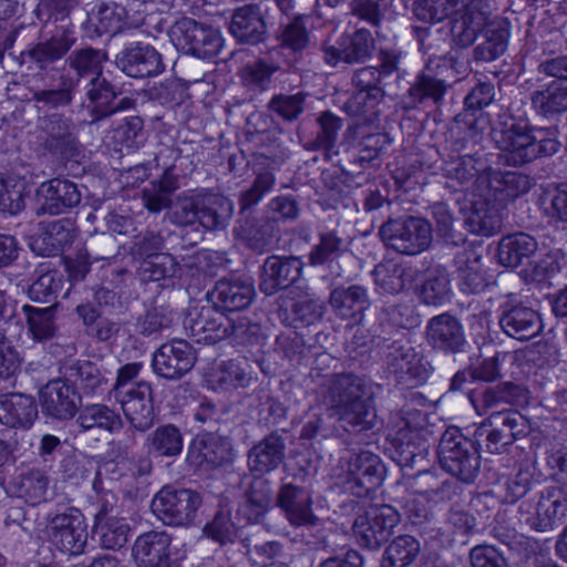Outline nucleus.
Masks as SVG:
<instances>
[{
    "label": "nucleus",
    "mask_w": 567,
    "mask_h": 567,
    "mask_svg": "<svg viewBox=\"0 0 567 567\" xmlns=\"http://www.w3.org/2000/svg\"><path fill=\"white\" fill-rule=\"evenodd\" d=\"M346 465L347 475L344 483L358 496L368 495L380 486L383 480V471L380 467V463H346Z\"/></svg>",
    "instance_id": "51"
},
{
    "label": "nucleus",
    "mask_w": 567,
    "mask_h": 567,
    "mask_svg": "<svg viewBox=\"0 0 567 567\" xmlns=\"http://www.w3.org/2000/svg\"><path fill=\"white\" fill-rule=\"evenodd\" d=\"M277 504L289 523L296 527L316 526L320 520L312 511L310 493L302 487L285 484L278 493Z\"/></svg>",
    "instance_id": "32"
},
{
    "label": "nucleus",
    "mask_w": 567,
    "mask_h": 567,
    "mask_svg": "<svg viewBox=\"0 0 567 567\" xmlns=\"http://www.w3.org/2000/svg\"><path fill=\"white\" fill-rule=\"evenodd\" d=\"M458 4L460 0H413L411 10L417 21L433 25L450 19Z\"/></svg>",
    "instance_id": "60"
},
{
    "label": "nucleus",
    "mask_w": 567,
    "mask_h": 567,
    "mask_svg": "<svg viewBox=\"0 0 567 567\" xmlns=\"http://www.w3.org/2000/svg\"><path fill=\"white\" fill-rule=\"evenodd\" d=\"M431 215L435 223V231L437 237L447 246H465L468 245L463 233L454 229V215L447 204L439 202L432 205Z\"/></svg>",
    "instance_id": "61"
},
{
    "label": "nucleus",
    "mask_w": 567,
    "mask_h": 567,
    "mask_svg": "<svg viewBox=\"0 0 567 567\" xmlns=\"http://www.w3.org/2000/svg\"><path fill=\"white\" fill-rule=\"evenodd\" d=\"M148 293L140 288V279L127 269H120L112 274V278L104 281L93 291V300L104 311L123 313L132 301L141 299L143 303L154 305L157 299H148Z\"/></svg>",
    "instance_id": "11"
},
{
    "label": "nucleus",
    "mask_w": 567,
    "mask_h": 567,
    "mask_svg": "<svg viewBox=\"0 0 567 567\" xmlns=\"http://www.w3.org/2000/svg\"><path fill=\"white\" fill-rule=\"evenodd\" d=\"M116 90V86L109 82L103 74L90 80L86 95L96 118L110 116L116 111L125 109L124 102L127 99H123L120 104L114 102L117 96Z\"/></svg>",
    "instance_id": "46"
},
{
    "label": "nucleus",
    "mask_w": 567,
    "mask_h": 567,
    "mask_svg": "<svg viewBox=\"0 0 567 567\" xmlns=\"http://www.w3.org/2000/svg\"><path fill=\"white\" fill-rule=\"evenodd\" d=\"M316 347H308L301 336L279 334L275 341V351L284 359H287L291 365L312 367L313 357L318 355Z\"/></svg>",
    "instance_id": "56"
},
{
    "label": "nucleus",
    "mask_w": 567,
    "mask_h": 567,
    "mask_svg": "<svg viewBox=\"0 0 567 567\" xmlns=\"http://www.w3.org/2000/svg\"><path fill=\"white\" fill-rule=\"evenodd\" d=\"M425 334L429 346L444 354L462 352L466 343L462 322L450 312L432 317L427 321Z\"/></svg>",
    "instance_id": "24"
},
{
    "label": "nucleus",
    "mask_w": 567,
    "mask_h": 567,
    "mask_svg": "<svg viewBox=\"0 0 567 567\" xmlns=\"http://www.w3.org/2000/svg\"><path fill=\"white\" fill-rule=\"evenodd\" d=\"M42 412L53 419H73L82 403V394L65 379L49 381L39 393Z\"/></svg>",
    "instance_id": "22"
},
{
    "label": "nucleus",
    "mask_w": 567,
    "mask_h": 567,
    "mask_svg": "<svg viewBox=\"0 0 567 567\" xmlns=\"http://www.w3.org/2000/svg\"><path fill=\"white\" fill-rule=\"evenodd\" d=\"M56 75V79H52L50 87L33 92V101L44 113L42 122L48 115L61 113L60 110L69 107L75 97L78 79L65 69L59 71Z\"/></svg>",
    "instance_id": "30"
},
{
    "label": "nucleus",
    "mask_w": 567,
    "mask_h": 567,
    "mask_svg": "<svg viewBox=\"0 0 567 567\" xmlns=\"http://www.w3.org/2000/svg\"><path fill=\"white\" fill-rule=\"evenodd\" d=\"M76 41V27L70 12H51L43 25L41 40L30 43L21 51V64L33 63L39 70L44 71L62 60Z\"/></svg>",
    "instance_id": "8"
},
{
    "label": "nucleus",
    "mask_w": 567,
    "mask_h": 567,
    "mask_svg": "<svg viewBox=\"0 0 567 567\" xmlns=\"http://www.w3.org/2000/svg\"><path fill=\"white\" fill-rule=\"evenodd\" d=\"M483 441L485 442V451L487 453L503 454L508 452L509 446L514 444L515 436L513 433H506L505 430L493 426L492 423L482 422L474 431V442L478 449L475 461H489L481 456Z\"/></svg>",
    "instance_id": "55"
},
{
    "label": "nucleus",
    "mask_w": 567,
    "mask_h": 567,
    "mask_svg": "<svg viewBox=\"0 0 567 567\" xmlns=\"http://www.w3.org/2000/svg\"><path fill=\"white\" fill-rule=\"evenodd\" d=\"M378 65H368L357 70L352 76L353 93L347 102V109L357 116H377L379 105L385 95V86L395 76L401 78V49L381 48L377 54Z\"/></svg>",
    "instance_id": "4"
},
{
    "label": "nucleus",
    "mask_w": 567,
    "mask_h": 567,
    "mask_svg": "<svg viewBox=\"0 0 567 567\" xmlns=\"http://www.w3.org/2000/svg\"><path fill=\"white\" fill-rule=\"evenodd\" d=\"M401 513L391 505L369 506L353 522V535L359 545L377 549L385 543L399 524Z\"/></svg>",
    "instance_id": "14"
},
{
    "label": "nucleus",
    "mask_w": 567,
    "mask_h": 567,
    "mask_svg": "<svg viewBox=\"0 0 567 567\" xmlns=\"http://www.w3.org/2000/svg\"><path fill=\"white\" fill-rule=\"evenodd\" d=\"M78 412V424L85 431L97 427L114 432L121 429L120 415L105 404H87Z\"/></svg>",
    "instance_id": "59"
},
{
    "label": "nucleus",
    "mask_w": 567,
    "mask_h": 567,
    "mask_svg": "<svg viewBox=\"0 0 567 567\" xmlns=\"http://www.w3.org/2000/svg\"><path fill=\"white\" fill-rule=\"evenodd\" d=\"M478 452L474 439L464 435L458 426H449L436 449V461H471Z\"/></svg>",
    "instance_id": "44"
},
{
    "label": "nucleus",
    "mask_w": 567,
    "mask_h": 567,
    "mask_svg": "<svg viewBox=\"0 0 567 567\" xmlns=\"http://www.w3.org/2000/svg\"><path fill=\"white\" fill-rule=\"evenodd\" d=\"M567 516V493L560 488H547L536 504L534 517L528 518L529 525L539 532L550 529Z\"/></svg>",
    "instance_id": "38"
},
{
    "label": "nucleus",
    "mask_w": 567,
    "mask_h": 567,
    "mask_svg": "<svg viewBox=\"0 0 567 567\" xmlns=\"http://www.w3.org/2000/svg\"><path fill=\"white\" fill-rule=\"evenodd\" d=\"M235 350L239 353L237 358L223 360L207 369L205 381L214 392H227L244 386L248 357L245 354L246 348Z\"/></svg>",
    "instance_id": "33"
},
{
    "label": "nucleus",
    "mask_w": 567,
    "mask_h": 567,
    "mask_svg": "<svg viewBox=\"0 0 567 567\" xmlns=\"http://www.w3.org/2000/svg\"><path fill=\"white\" fill-rule=\"evenodd\" d=\"M324 412L311 409L301 427L300 440L327 439L331 434L328 421L346 424L359 431L373 430L377 424L374 398L367 381L353 372L333 373L320 386Z\"/></svg>",
    "instance_id": "1"
},
{
    "label": "nucleus",
    "mask_w": 567,
    "mask_h": 567,
    "mask_svg": "<svg viewBox=\"0 0 567 567\" xmlns=\"http://www.w3.org/2000/svg\"><path fill=\"white\" fill-rule=\"evenodd\" d=\"M231 441L214 432L197 433L189 442L184 461H235Z\"/></svg>",
    "instance_id": "37"
},
{
    "label": "nucleus",
    "mask_w": 567,
    "mask_h": 567,
    "mask_svg": "<svg viewBox=\"0 0 567 567\" xmlns=\"http://www.w3.org/2000/svg\"><path fill=\"white\" fill-rule=\"evenodd\" d=\"M63 276L56 269L39 270L38 277L28 288V296L35 302H50L56 299L63 288Z\"/></svg>",
    "instance_id": "64"
},
{
    "label": "nucleus",
    "mask_w": 567,
    "mask_h": 567,
    "mask_svg": "<svg viewBox=\"0 0 567 567\" xmlns=\"http://www.w3.org/2000/svg\"><path fill=\"white\" fill-rule=\"evenodd\" d=\"M505 209L488 196L475 199L467 217L470 231L484 237L494 236L503 226Z\"/></svg>",
    "instance_id": "39"
},
{
    "label": "nucleus",
    "mask_w": 567,
    "mask_h": 567,
    "mask_svg": "<svg viewBox=\"0 0 567 567\" xmlns=\"http://www.w3.org/2000/svg\"><path fill=\"white\" fill-rule=\"evenodd\" d=\"M109 138L115 152L131 154L138 151L146 141L143 118L137 115L123 117L113 126Z\"/></svg>",
    "instance_id": "42"
},
{
    "label": "nucleus",
    "mask_w": 567,
    "mask_h": 567,
    "mask_svg": "<svg viewBox=\"0 0 567 567\" xmlns=\"http://www.w3.org/2000/svg\"><path fill=\"white\" fill-rule=\"evenodd\" d=\"M302 275V262L298 257L269 256L260 274L259 289L267 296L293 286Z\"/></svg>",
    "instance_id": "25"
},
{
    "label": "nucleus",
    "mask_w": 567,
    "mask_h": 567,
    "mask_svg": "<svg viewBox=\"0 0 567 567\" xmlns=\"http://www.w3.org/2000/svg\"><path fill=\"white\" fill-rule=\"evenodd\" d=\"M33 520L23 507H10L4 518L2 537L9 544L22 543L32 537Z\"/></svg>",
    "instance_id": "63"
},
{
    "label": "nucleus",
    "mask_w": 567,
    "mask_h": 567,
    "mask_svg": "<svg viewBox=\"0 0 567 567\" xmlns=\"http://www.w3.org/2000/svg\"><path fill=\"white\" fill-rule=\"evenodd\" d=\"M115 64L126 76L133 79L155 78L166 68L162 53L143 41L125 43L115 56Z\"/></svg>",
    "instance_id": "17"
},
{
    "label": "nucleus",
    "mask_w": 567,
    "mask_h": 567,
    "mask_svg": "<svg viewBox=\"0 0 567 567\" xmlns=\"http://www.w3.org/2000/svg\"><path fill=\"white\" fill-rule=\"evenodd\" d=\"M196 359V351L188 341L173 339L154 351L151 365L156 375L178 380L192 370Z\"/></svg>",
    "instance_id": "19"
},
{
    "label": "nucleus",
    "mask_w": 567,
    "mask_h": 567,
    "mask_svg": "<svg viewBox=\"0 0 567 567\" xmlns=\"http://www.w3.org/2000/svg\"><path fill=\"white\" fill-rule=\"evenodd\" d=\"M432 225L423 217L389 219L379 230L383 243L401 255L414 256L432 243Z\"/></svg>",
    "instance_id": "9"
},
{
    "label": "nucleus",
    "mask_w": 567,
    "mask_h": 567,
    "mask_svg": "<svg viewBox=\"0 0 567 567\" xmlns=\"http://www.w3.org/2000/svg\"><path fill=\"white\" fill-rule=\"evenodd\" d=\"M542 71L554 78L551 82L532 94V107L537 115L551 118L567 111V72L549 73L547 61L543 62Z\"/></svg>",
    "instance_id": "27"
},
{
    "label": "nucleus",
    "mask_w": 567,
    "mask_h": 567,
    "mask_svg": "<svg viewBox=\"0 0 567 567\" xmlns=\"http://www.w3.org/2000/svg\"><path fill=\"white\" fill-rule=\"evenodd\" d=\"M429 415L410 404L392 411L385 434V452L391 461L427 460L430 443L426 437Z\"/></svg>",
    "instance_id": "5"
},
{
    "label": "nucleus",
    "mask_w": 567,
    "mask_h": 567,
    "mask_svg": "<svg viewBox=\"0 0 567 567\" xmlns=\"http://www.w3.org/2000/svg\"><path fill=\"white\" fill-rule=\"evenodd\" d=\"M172 536L167 532L150 530L137 536L132 556L138 567H179L186 553L172 547Z\"/></svg>",
    "instance_id": "15"
},
{
    "label": "nucleus",
    "mask_w": 567,
    "mask_h": 567,
    "mask_svg": "<svg viewBox=\"0 0 567 567\" xmlns=\"http://www.w3.org/2000/svg\"><path fill=\"white\" fill-rule=\"evenodd\" d=\"M481 140L480 132L474 122L464 128L457 126L450 131V150L456 156L450 155L444 161L442 171L443 175L452 187H467L475 184L478 187L484 184L486 173H488L489 164L485 157V153L474 151L471 154H461L466 150L473 151Z\"/></svg>",
    "instance_id": "6"
},
{
    "label": "nucleus",
    "mask_w": 567,
    "mask_h": 567,
    "mask_svg": "<svg viewBox=\"0 0 567 567\" xmlns=\"http://www.w3.org/2000/svg\"><path fill=\"white\" fill-rule=\"evenodd\" d=\"M47 137L43 142L45 151L65 168L74 171L82 165L83 148L72 132L71 120L63 113H53L43 121Z\"/></svg>",
    "instance_id": "12"
},
{
    "label": "nucleus",
    "mask_w": 567,
    "mask_h": 567,
    "mask_svg": "<svg viewBox=\"0 0 567 567\" xmlns=\"http://www.w3.org/2000/svg\"><path fill=\"white\" fill-rule=\"evenodd\" d=\"M492 137L508 166H523L539 158L551 157L561 148L555 125L538 126L527 117H511L494 128Z\"/></svg>",
    "instance_id": "3"
},
{
    "label": "nucleus",
    "mask_w": 567,
    "mask_h": 567,
    "mask_svg": "<svg viewBox=\"0 0 567 567\" xmlns=\"http://www.w3.org/2000/svg\"><path fill=\"white\" fill-rule=\"evenodd\" d=\"M22 310L29 331L34 340L44 341L54 337L56 324L55 310L53 307L38 308L24 305Z\"/></svg>",
    "instance_id": "62"
},
{
    "label": "nucleus",
    "mask_w": 567,
    "mask_h": 567,
    "mask_svg": "<svg viewBox=\"0 0 567 567\" xmlns=\"http://www.w3.org/2000/svg\"><path fill=\"white\" fill-rule=\"evenodd\" d=\"M123 9L115 3H101L97 12L87 16L85 21V33L90 39L102 38L103 35L113 37L123 30Z\"/></svg>",
    "instance_id": "47"
},
{
    "label": "nucleus",
    "mask_w": 567,
    "mask_h": 567,
    "mask_svg": "<svg viewBox=\"0 0 567 567\" xmlns=\"http://www.w3.org/2000/svg\"><path fill=\"white\" fill-rule=\"evenodd\" d=\"M454 262V279L458 290L464 295H480L495 282L491 269L483 264V256L472 244L456 251Z\"/></svg>",
    "instance_id": "18"
},
{
    "label": "nucleus",
    "mask_w": 567,
    "mask_h": 567,
    "mask_svg": "<svg viewBox=\"0 0 567 567\" xmlns=\"http://www.w3.org/2000/svg\"><path fill=\"white\" fill-rule=\"evenodd\" d=\"M29 195L28 183L23 176L6 174L0 177V213L17 215L25 207Z\"/></svg>",
    "instance_id": "52"
},
{
    "label": "nucleus",
    "mask_w": 567,
    "mask_h": 567,
    "mask_svg": "<svg viewBox=\"0 0 567 567\" xmlns=\"http://www.w3.org/2000/svg\"><path fill=\"white\" fill-rule=\"evenodd\" d=\"M38 200L42 214L61 215L81 204L82 193L75 183L54 177L41 184Z\"/></svg>",
    "instance_id": "26"
},
{
    "label": "nucleus",
    "mask_w": 567,
    "mask_h": 567,
    "mask_svg": "<svg viewBox=\"0 0 567 567\" xmlns=\"http://www.w3.org/2000/svg\"><path fill=\"white\" fill-rule=\"evenodd\" d=\"M447 93V83L436 75L421 70L410 83L402 101L406 110H417L427 106H439Z\"/></svg>",
    "instance_id": "29"
},
{
    "label": "nucleus",
    "mask_w": 567,
    "mask_h": 567,
    "mask_svg": "<svg viewBox=\"0 0 567 567\" xmlns=\"http://www.w3.org/2000/svg\"><path fill=\"white\" fill-rule=\"evenodd\" d=\"M76 235L74 221L70 218H61L43 227L42 231L32 238L30 248L39 256H58L71 247Z\"/></svg>",
    "instance_id": "31"
},
{
    "label": "nucleus",
    "mask_w": 567,
    "mask_h": 567,
    "mask_svg": "<svg viewBox=\"0 0 567 567\" xmlns=\"http://www.w3.org/2000/svg\"><path fill=\"white\" fill-rule=\"evenodd\" d=\"M38 417V405L32 395L6 393L0 395V424L9 429H30Z\"/></svg>",
    "instance_id": "34"
},
{
    "label": "nucleus",
    "mask_w": 567,
    "mask_h": 567,
    "mask_svg": "<svg viewBox=\"0 0 567 567\" xmlns=\"http://www.w3.org/2000/svg\"><path fill=\"white\" fill-rule=\"evenodd\" d=\"M391 143V137L384 132H369L362 133L358 138L351 162L360 165L361 168H367L373 165L386 150Z\"/></svg>",
    "instance_id": "58"
},
{
    "label": "nucleus",
    "mask_w": 567,
    "mask_h": 567,
    "mask_svg": "<svg viewBox=\"0 0 567 567\" xmlns=\"http://www.w3.org/2000/svg\"><path fill=\"white\" fill-rule=\"evenodd\" d=\"M184 209L192 213L193 219L204 228L215 230L224 227L223 212L229 209V204L224 196L212 195L192 199Z\"/></svg>",
    "instance_id": "45"
},
{
    "label": "nucleus",
    "mask_w": 567,
    "mask_h": 567,
    "mask_svg": "<svg viewBox=\"0 0 567 567\" xmlns=\"http://www.w3.org/2000/svg\"><path fill=\"white\" fill-rule=\"evenodd\" d=\"M203 499L190 488L163 486L153 497L151 508L154 515L168 526H189L195 522Z\"/></svg>",
    "instance_id": "10"
},
{
    "label": "nucleus",
    "mask_w": 567,
    "mask_h": 567,
    "mask_svg": "<svg viewBox=\"0 0 567 567\" xmlns=\"http://www.w3.org/2000/svg\"><path fill=\"white\" fill-rule=\"evenodd\" d=\"M50 538L62 551L70 555L83 553L87 540L84 517L79 509L56 514L49 523Z\"/></svg>",
    "instance_id": "21"
},
{
    "label": "nucleus",
    "mask_w": 567,
    "mask_h": 567,
    "mask_svg": "<svg viewBox=\"0 0 567 567\" xmlns=\"http://www.w3.org/2000/svg\"><path fill=\"white\" fill-rule=\"evenodd\" d=\"M379 319L383 331L390 334L410 332L422 323L421 315L412 300L385 302Z\"/></svg>",
    "instance_id": "40"
},
{
    "label": "nucleus",
    "mask_w": 567,
    "mask_h": 567,
    "mask_svg": "<svg viewBox=\"0 0 567 567\" xmlns=\"http://www.w3.org/2000/svg\"><path fill=\"white\" fill-rule=\"evenodd\" d=\"M537 247L536 239L526 233L509 234L499 240L497 258L504 267L516 268L529 259Z\"/></svg>",
    "instance_id": "43"
},
{
    "label": "nucleus",
    "mask_w": 567,
    "mask_h": 567,
    "mask_svg": "<svg viewBox=\"0 0 567 567\" xmlns=\"http://www.w3.org/2000/svg\"><path fill=\"white\" fill-rule=\"evenodd\" d=\"M291 0L250 1V47L265 43L269 31L276 25L277 12L292 8Z\"/></svg>",
    "instance_id": "36"
},
{
    "label": "nucleus",
    "mask_w": 567,
    "mask_h": 567,
    "mask_svg": "<svg viewBox=\"0 0 567 567\" xmlns=\"http://www.w3.org/2000/svg\"><path fill=\"white\" fill-rule=\"evenodd\" d=\"M484 41L475 50L477 61L492 62L502 56L507 48L512 32L511 22L505 19H494L485 24Z\"/></svg>",
    "instance_id": "41"
},
{
    "label": "nucleus",
    "mask_w": 567,
    "mask_h": 567,
    "mask_svg": "<svg viewBox=\"0 0 567 567\" xmlns=\"http://www.w3.org/2000/svg\"><path fill=\"white\" fill-rule=\"evenodd\" d=\"M71 371L70 377L74 378L73 385L82 395H102L106 390L107 380L97 364L87 360L80 361Z\"/></svg>",
    "instance_id": "57"
},
{
    "label": "nucleus",
    "mask_w": 567,
    "mask_h": 567,
    "mask_svg": "<svg viewBox=\"0 0 567 567\" xmlns=\"http://www.w3.org/2000/svg\"><path fill=\"white\" fill-rule=\"evenodd\" d=\"M554 378L553 368L540 367L533 374V383L542 406L551 413L553 419H567V389L560 388Z\"/></svg>",
    "instance_id": "35"
},
{
    "label": "nucleus",
    "mask_w": 567,
    "mask_h": 567,
    "mask_svg": "<svg viewBox=\"0 0 567 567\" xmlns=\"http://www.w3.org/2000/svg\"><path fill=\"white\" fill-rule=\"evenodd\" d=\"M375 50V40L367 28L347 29L334 44L323 48L324 61L330 66L340 63L360 64L371 60Z\"/></svg>",
    "instance_id": "16"
},
{
    "label": "nucleus",
    "mask_w": 567,
    "mask_h": 567,
    "mask_svg": "<svg viewBox=\"0 0 567 567\" xmlns=\"http://www.w3.org/2000/svg\"><path fill=\"white\" fill-rule=\"evenodd\" d=\"M487 195L498 206L507 208L508 204L530 189L529 176L518 172L494 169L491 165L484 178Z\"/></svg>",
    "instance_id": "28"
},
{
    "label": "nucleus",
    "mask_w": 567,
    "mask_h": 567,
    "mask_svg": "<svg viewBox=\"0 0 567 567\" xmlns=\"http://www.w3.org/2000/svg\"><path fill=\"white\" fill-rule=\"evenodd\" d=\"M163 246L159 234L146 231L136 238L132 247L133 256L142 260L135 276L140 279V288L148 293V299H157L165 288L174 285L173 277L178 264L173 255L161 251Z\"/></svg>",
    "instance_id": "7"
},
{
    "label": "nucleus",
    "mask_w": 567,
    "mask_h": 567,
    "mask_svg": "<svg viewBox=\"0 0 567 567\" xmlns=\"http://www.w3.org/2000/svg\"><path fill=\"white\" fill-rule=\"evenodd\" d=\"M421 553L419 539L411 535H400L386 546L380 567H409Z\"/></svg>",
    "instance_id": "53"
},
{
    "label": "nucleus",
    "mask_w": 567,
    "mask_h": 567,
    "mask_svg": "<svg viewBox=\"0 0 567 567\" xmlns=\"http://www.w3.org/2000/svg\"><path fill=\"white\" fill-rule=\"evenodd\" d=\"M213 309L187 313L183 327L193 342L203 346H248V285L219 279L208 291Z\"/></svg>",
    "instance_id": "2"
},
{
    "label": "nucleus",
    "mask_w": 567,
    "mask_h": 567,
    "mask_svg": "<svg viewBox=\"0 0 567 567\" xmlns=\"http://www.w3.org/2000/svg\"><path fill=\"white\" fill-rule=\"evenodd\" d=\"M331 309L337 318L344 321L346 328L363 322L371 301L368 289L361 285L338 286L329 296Z\"/></svg>",
    "instance_id": "23"
},
{
    "label": "nucleus",
    "mask_w": 567,
    "mask_h": 567,
    "mask_svg": "<svg viewBox=\"0 0 567 567\" xmlns=\"http://www.w3.org/2000/svg\"><path fill=\"white\" fill-rule=\"evenodd\" d=\"M107 60L104 51L86 47L74 50L65 60V63L74 71L78 85L82 78H95L103 74V64Z\"/></svg>",
    "instance_id": "54"
},
{
    "label": "nucleus",
    "mask_w": 567,
    "mask_h": 567,
    "mask_svg": "<svg viewBox=\"0 0 567 567\" xmlns=\"http://www.w3.org/2000/svg\"><path fill=\"white\" fill-rule=\"evenodd\" d=\"M434 369L427 357L415 348H409L398 360L395 373L411 386H422L427 383Z\"/></svg>",
    "instance_id": "48"
},
{
    "label": "nucleus",
    "mask_w": 567,
    "mask_h": 567,
    "mask_svg": "<svg viewBox=\"0 0 567 567\" xmlns=\"http://www.w3.org/2000/svg\"><path fill=\"white\" fill-rule=\"evenodd\" d=\"M145 447L154 457H177L183 452L184 437L176 425H159L146 439Z\"/></svg>",
    "instance_id": "49"
},
{
    "label": "nucleus",
    "mask_w": 567,
    "mask_h": 567,
    "mask_svg": "<svg viewBox=\"0 0 567 567\" xmlns=\"http://www.w3.org/2000/svg\"><path fill=\"white\" fill-rule=\"evenodd\" d=\"M102 310L94 300L81 302L75 308L86 334L97 341H109L117 332V328L113 321L102 317Z\"/></svg>",
    "instance_id": "50"
},
{
    "label": "nucleus",
    "mask_w": 567,
    "mask_h": 567,
    "mask_svg": "<svg viewBox=\"0 0 567 567\" xmlns=\"http://www.w3.org/2000/svg\"><path fill=\"white\" fill-rule=\"evenodd\" d=\"M496 312L502 331L513 339L530 340L544 330L542 313L529 299L509 298Z\"/></svg>",
    "instance_id": "13"
},
{
    "label": "nucleus",
    "mask_w": 567,
    "mask_h": 567,
    "mask_svg": "<svg viewBox=\"0 0 567 567\" xmlns=\"http://www.w3.org/2000/svg\"><path fill=\"white\" fill-rule=\"evenodd\" d=\"M114 398L133 427L145 431L153 425L155 411L150 382L138 381L125 391L114 393Z\"/></svg>",
    "instance_id": "20"
}]
</instances>
